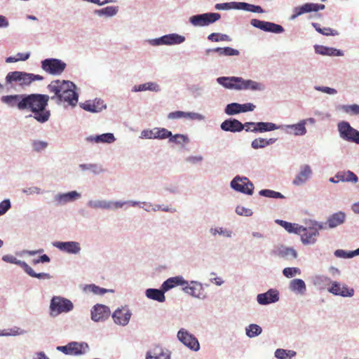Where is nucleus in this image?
I'll return each mask as SVG.
<instances>
[{"label":"nucleus","instance_id":"nucleus-22","mask_svg":"<svg viewBox=\"0 0 359 359\" xmlns=\"http://www.w3.org/2000/svg\"><path fill=\"white\" fill-rule=\"evenodd\" d=\"M187 284V281L183 279L182 276L172 277L166 280L162 285L163 291H168L170 289L177 286L182 285L184 287Z\"/></svg>","mask_w":359,"mask_h":359},{"label":"nucleus","instance_id":"nucleus-51","mask_svg":"<svg viewBox=\"0 0 359 359\" xmlns=\"http://www.w3.org/2000/svg\"><path fill=\"white\" fill-rule=\"evenodd\" d=\"M2 259H3L4 261H5L6 262L18 264L20 267H22L23 269H24V266H23L22 264H27L25 262L20 261V260H18L16 259V257H15L13 256H11V255H5V256L3 257Z\"/></svg>","mask_w":359,"mask_h":359},{"label":"nucleus","instance_id":"nucleus-33","mask_svg":"<svg viewBox=\"0 0 359 359\" xmlns=\"http://www.w3.org/2000/svg\"><path fill=\"white\" fill-rule=\"evenodd\" d=\"M25 271L31 277L37 278L39 279H50L51 276L47 273H35L31 266L27 264H22Z\"/></svg>","mask_w":359,"mask_h":359},{"label":"nucleus","instance_id":"nucleus-38","mask_svg":"<svg viewBox=\"0 0 359 359\" xmlns=\"http://www.w3.org/2000/svg\"><path fill=\"white\" fill-rule=\"evenodd\" d=\"M296 355V352L294 351H287L285 349L279 348L277 349L275 352L276 358L278 359H290Z\"/></svg>","mask_w":359,"mask_h":359},{"label":"nucleus","instance_id":"nucleus-40","mask_svg":"<svg viewBox=\"0 0 359 359\" xmlns=\"http://www.w3.org/2000/svg\"><path fill=\"white\" fill-rule=\"evenodd\" d=\"M209 41L213 42L218 41H231V39L227 34H223L219 33H212L208 36Z\"/></svg>","mask_w":359,"mask_h":359},{"label":"nucleus","instance_id":"nucleus-32","mask_svg":"<svg viewBox=\"0 0 359 359\" xmlns=\"http://www.w3.org/2000/svg\"><path fill=\"white\" fill-rule=\"evenodd\" d=\"M305 125L306 120H302L297 124L290 126L288 128L290 129V133L295 135H303L306 133Z\"/></svg>","mask_w":359,"mask_h":359},{"label":"nucleus","instance_id":"nucleus-28","mask_svg":"<svg viewBox=\"0 0 359 359\" xmlns=\"http://www.w3.org/2000/svg\"><path fill=\"white\" fill-rule=\"evenodd\" d=\"M275 222L290 233H293L297 234L299 232V229H301V225L298 224L290 223L281 219H276Z\"/></svg>","mask_w":359,"mask_h":359},{"label":"nucleus","instance_id":"nucleus-41","mask_svg":"<svg viewBox=\"0 0 359 359\" xmlns=\"http://www.w3.org/2000/svg\"><path fill=\"white\" fill-rule=\"evenodd\" d=\"M246 334L252 338L255 337L262 332V327L256 324H251L245 329Z\"/></svg>","mask_w":359,"mask_h":359},{"label":"nucleus","instance_id":"nucleus-15","mask_svg":"<svg viewBox=\"0 0 359 359\" xmlns=\"http://www.w3.org/2000/svg\"><path fill=\"white\" fill-rule=\"evenodd\" d=\"M185 40L184 36L177 34H172L163 36L159 39H155L154 44V45H160V44H166V45H172V44H180L184 42Z\"/></svg>","mask_w":359,"mask_h":359},{"label":"nucleus","instance_id":"nucleus-10","mask_svg":"<svg viewBox=\"0 0 359 359\" xmlns=\"http://www.w3.org/2000/svg\"><path fill=\"white\" fill-rule=\"evenodd\" d=\"M88 346L86 343H79L72 341L67 344L66 346H57V349L66 355H82L86 353Z\"/></svg>","mask_w":359,"mask_h":359},{"label":"nucleus","instance_id":"nucleus-48","mask_svg":"<svg viewBox=\"0 0 359 359\" xmlns=\"http://www.w3.org/2000/svg\"><path fill=\"white\" fill-rule=\"evenodd\" d=\"M169 138V142L177 144H182L188 141V138L185 135L181 134H177L175 135H172Z\"/></svg>","mask_w":359,"mask_h":359},{"label":"nucleus","instance_id":"nucleus-55","mask_svg":"<svg viewBox=\"0 0 359 359\" xmlns=\"http://www.w3.org/2000/svg\"><path fill=\"white\" fill-rule=\"evenodd\" d=\"M32 146L34 151L39 152L46 149L48 146V143L43 141H34Z\"/></svg>","mask_w":359,"mask_h":359},{"label":"nucleus","instance_id":"nucleus-60","mask_svg":"<svg viewBox=\"0 0 359 359\" xmlns=\"http://www.w3.org/2000/svg\"><path fill=\"white\" fill-rule=\"evenodd\" d=\"M255 106L252 103L241 104V112H246L253 111Z\"/></svg>","mask_w":359,"mask_h":359},{"label":"nucleus","instance_id":"nucleus-2","mask_svg":"<svg viewBox=\"0 0 359 359\" xmlns=\"http://www.w3.org/2000/svg\"><path fill=\"white\" fill-rule=\"evenodd\" d=\"M48 88L54 95L52 100L55 98L60 102H67L69 105L75 106L78 102V94L76 92V86L69 81H53Z\"/></svg>","mask_w":359,"mask_h":359},{"label":"nucleus","instance_id":"nucleus-1","mask_svg":"<svg viewBox=\"0 0 359 359\" xmlns=\"http://www.w3.org/2000/svg\"><path fill=\"white\" fill-rule=\"evenodd\" d=\"M49 99L50 97L47 95H25L20 106L24 108V110L32 111L34 114V118L37 121L44 123L49 119L50 116V111L46 109Z\"/></svg>","mask_w":359,"mask_h":359},{"label":"nucleus","instance_id":"nucleus-4","mask_svg":"<svg viewBox=\"0 0 359 359\" xmlns=\"http://www.w3.org/2000/svg\"><path fill=\"white\" fill-rule=\"evenodd\" d=\"M325 229L326 226L323 225V223L314 222L312 226L309 227L301 226L299 232L297 234L300 236L301 241L304 245H311L316 242L319 231Z\"/></svg>","mask_w":359,"mask_h":359},{"label":"nucleus","instance_id":"nucleus-36","mask_svg":"<svg viewBox=\"0 0 359 359\" xmlns=\"http://www.w3.org/2000/svg\"><path fill=\"white\" fill-rule=\"evenodd\" d=\"M102 102L98 100L93 102H86L83 104V109L90 112H97L103 108Z\"/></svg>","mask_w":359,"mask_h":359},{"label":"nucleus","instance_id":"nucleus-37","mask_svg":"<svg viewBox=\"0 0 359 359\" xmlns=\"http://www.w3.org/2000/svg\"><path fill=\"white\" fill-rule=\"evenodd\" d=\"M79 196V194L75 191H70L67 194H60L56 196V199L60 203H67L74 200L76 197Z\"/></svg>","mask_w":359,"mask_h":359},{"label":"nucleus","instance_id":"nucleus-56","mask_svg":"<svg viewBox=\"0 0 359 359\" xmlns=\"http://www.w3.org/2000/svg\"><path fill=\"white\" fill-rule=\"evenodd\" d=\"M236 212L238 215L242 216H250L252 214V211L250 209L241 205L237 206Z\"/></svg>","mask_w":359,"mask_h":359},{"label":"nucleus","instance_id":"nucleus-54","mask_svg":"<svg viewBox=\"0 0 359 359\" xmlns=\"http://www.w3.org/2000/svg\"><path fill=\"white\" fill-rule=\"evenodd\" d=\"M257 299L259 304L266 305L269 304V290L265 293L258 294Z\"/></svg>","mask_w":359,"mask_h":359},{"label":"nucleus","instance_id":"nucleus-5","mask_svg":"<svg viewBox=\"0 0 359 359\" xmlns=\"http://www.w3.org/2000/svg\"><path fill=\"white\" fill-rule=\"evenodd\" d=\"M66 66V63L55 58L46 59L41 62L42 69L53 75L61 74L65 69Z\"/></svg>","mask_w":359,"mask_h":359},{"label":"nucleus","instance_id":"nucleus-23","mask_svg":"<svg viewBox=\"0 0 359 359\" xmlns=\"http://www.w3.org/2000/svg\"><path fill=\"white\" fill-rule=\"evenodd\" d=\"M202 285L200 283L192 281L191 285H189L187 281V284L184 285L183 290L194 297H201V295Z\"/></svg>","mask_w":359,"mask_h":359},{"label":"nucleus","instance_id":"nucleus-11","mask_svg":"<svg viewBox=\"0 0 359 359\" xmlns=\"http://www.w3.org/2000/svg\"><path fill=\"white\" fill-rule=\"evenodd\" d=\"M177 338L186 346L193 351H198L200 348L198 339L184 329H181L178 332Z\"/></svg>","mask_w":359,"mask_h":359},{"label":"nucleus","instance_id":"nucleus-35","mask_svg":"<svg viewBox=\"0 0 359 359\" xmlns=\"http://www.w3.org/2000/svg\"><path fill=\"white\" fill-rule=\"evenodd\" d=\"M88 140L95 142L111 143L115 140V138L112 133H104L95 137H90Z\"/></svg>","mask_w":359,"mask_h":359},{"label":"nucleus","instance_id":"nucleus-16","mask_svg":"<svg viewBox=\"0 0 359 359\" xmlns=\"http://www.w3.org/2000/svg\"><path fill=\"white\" fill-rule=\"evenodd\" d=\"M245 126L236 119H226L221 124V128L224 131L232 133L240 132L243 130Z\"/></svg>","mask_w":359,"mask_h":359},{"label":"nucleus","instance_id":"nucleus-14","mask_svg":"<svg viewBox=\"0 0 359 359\" xmlns=\"http://www.w3.org/2000/svg\"><path fill=\"white\" fill-rule=\"evenodd\" d=\"M131 313L129 309L126 307L116 309L112 315L114 323L121 325H127Z\"/></svg>","mask_w":359,"mask_h":359},{"label":"nucleus","instance_id":"nucleus-34","mask_svg":"<svg viewBox=\"0 0 359 359\" xmlns=\"http://www.w3.org/2000/svg\"><path fill=\"white\" fill-rule=\"evenodd\" d=\"M336 178L339 179V180L343 181V182H358V177L351 171H347V172H339L335 176Z\"/></svg>","mask_w":359,"mask_h":359},{"label":"nucleus","instance_id":"nucleus-39","mask_svg":"<svg viewBox=\"0 0 359 359\" xmlns=\"http://www.w3.org/2000/svg\"><path fill=\"white\" fill-rule=\"evenodd\" d=\"M312 26L316 29V30L318 32L325 36H334L338 34V32L336 30H334L330 27L321 28L320 25L316 22L312 23Z\"/></svg>","mask_w":359,"mask_h":359},{"label":"nucleus","instance_id":"nucleus-18","mask_svg":"<svg viewBox=\"0 0 359 359\" xmlns=\"http://www.w3.org/2000/svg\"><path fill=\"white\" fill-rule=\"evenodd\" d=\"M345 213L339 211L330 215L328 217L326 223L323 224V225L326 226V229L327 227L330 229H332L343 224L345 221Z\"/></svg>","mask_w":359,"mask_h":359},{"label":"nucleus","instance_id":"nucleus-31","mask_svg":"<svg viewBox=\"0 0 359 359\" xmlns=\"http://www.w3.org/2000/svg\"><path fill=\"white\" fill-rule=\"evenodd\" d=\"M199 114L196 113H187L181 111L171 112L168 114V117L170 119H177L180 118H189L191 119L198 118Z\"/></svg>","mask_w":359,"mask_h":359},{"label":"nucleus","instance_id":"nucleus-49","mask_svg":"<svg viewBox=\"0 0 359 359\" xmlns=\"http://www.w3.org/2000/svg\"><path fill=\"white\" fill-rule=\"evenodd\" d=\"M111 202L106 201H97L93 203L90 202V205L94 208H100L103 209H110L111 208Z\"/></svg>","mask_w":359,"mask_h":359},{"label":"nucleus","instance_id":"nucleus-25","mask_svg":"<svg viewBox=\"0 0 359 359\" xmlns=\"http://www.w3.org/2000/svg\"><path fill=\"white\" fill-rule=\"evenodd\" d=\"M217 53L219 55H226V56H233V55H238L239 51L236 49L232 48L231 47H225V48H215L212 49H207L206 54L209 55L210 53Z\"/></svg>","mask_w":359,"mask_h":359},{"label":"nucleus","instance_id":"nucleus-13","mask_svg":"<svg viewBox=\"0 0 359 359\" xmlns=\"http://www.w3.org/2000/svg\"><path fill=\"white\" fill-rule=\"evenodd\" d=\"M111 314L110 309L103 304H97L91 310V319L95 322L104 321Z\"/></svg>","mask_w":359,"mask_h":359},{"label":"nucleus","instance_id":"nucleus-29","mask_svg":"<svg viewBox=\"0 0 359 359\" xmlns=\"http://www.w3.org/2000/svg\"><path fill=\"white\" fill-rule=\"evenodd\" d=\"M146 295L148 298L159 302H163L165 300L164 292L158 289H147Z\"/></svg>","mask_w":359,"mask_h":359},{"label":"nucleus","instance_id":"nucleus-20","mask_svg":"<svg viewBox=\"0 0 359 359\" xmlns=\"http://www.w3.org/2000/svg\"><path fill=\"white\" fill-rule=\"evenodd\" d=\"M24 97L25 95H5L1 97V101L11 107H17L20 110H24L20 106Z\"/></svg>","mask_w":359,"mask_h":359},{"label":"nucleus","instance_id":"nucleus-12","mask_svg":"<svg viewBox=\"0 0 359 359\" xmlns=\"http://www.w3.org/2000/svg\"><path fill=\"white\" fill-rule=\"evenodd\" d=\"M324 4H318L313 3H306L301 6H298L294 8L293 14L291 15L290 19L294 20L298 16L305 13H309L311 11H318L319 10H323L325 8Z\"/></svg>","mask_w":359,"mask_h":359},{"label":"nucleus","instance_id":"nucleus-64","mask_svg":"<svg viewBox=\"0 0 359 359\" xmlns=\"http://www.w3.org/2000/svg\"><path fill=\"white\" fill-rule=\"evenodd\" d=\"M284 255L289 258H296L297 256V252L292 248H287L284 251Z\"/></svg>","mask_w":359,"mask_h":359},{"label":"nucleus","instance_id":"nucleus-7","mask_svg":"<svg viewBox=\"0 0 359 359\" xmlns=\"http://www.w3.org/2000/svg\"><path fill=\"white\" fill-rule=\"evenodd\" d=\"M50 308L52 315L56 316L63 312L70 311L73 309V304L69 299L54 297L51 299Z\"/></svg>","mask_w":359,"mask_h":359},{"label":"nucleus","instance_id":"nucleus-44","mask_svg":"<svg viewBox=\"0 0 359 359\" xmlns=\"http://www.w3.org/2000/svg\"><path fill=\"white\" fill-rule=\"evenodd\" d=\"M225 113L228 115H233L241 113V104L234 102L227 104L225 108Z\"/></svg>","mask_w":359,"mask_h":359},{"label":"nucleus","instance_id":"nucleus-52","mask_svg":"<svg viewBox=\"0 0 359 359\" xmlns=\"http://www.w3.org/2000/svg\"><path fill=\"white\" fill-rule=\"evenodd\" d=\"M118 9L115 6H107L99 11V13L106 15L107 16H112L116 14Z\"/></svg>","mask_w":359,"mask_h":359},{"label":"nucleus","instance_id":"nucleus-17","mask_svg":"<svg viewBox=\"0 0 359 359\" xmlns=\"http://www.w3.org/2000/svg\"><path fill=\"white\" fill-rule=\"evenodd\" d=\"M329 292L335 295H340L342 297H352L354 293L353 289L348 288L345 285H341L337 282H333Z\"/></svg>","mask_w":359,"mask_h":359},{"label":"nucleus","instance_id":"nucleus-8","mask_svg":"<svg viewBox=\"0 0 359 359\" xmlns=\"http://www.w3.org/2000/svg\"><path fill=\"white\" fill-rule=\"evenodd\" d=\"M220 14L217 13H207L193 15L189 18V22L196 27H203L212 24L220 19Z\"/></svg>","mask_w":359,"mask_h":359},{"label":"nucleus","instance_id":"nucleus-46","mask_svg":"<svg viewBox=\"0 0 359 359\" xmlns=\"http://www.w3.org/2000/svg\"><path fill=\"white\" fill-rule=\"evenodd\" d=\"M269 144V140L264 138H257L252 142L251 146L255 149H262Z\"/></svg>","mask_w":359,"mask_h":359},{"label":"nucleus","instance_id":"nucleus-47","mask_svg":"<svg viewBox=\"0 0 359 359\" xmlns=\"http://www.w3.org/2000/svg\"><path fill=\"white\" fill-rule=\"evenodd\" d=\"M158 86L157 84L153 83H147L139 85L137 87V88L135 89V90H137V91H143V90H158Z\"/></svg>","mask_w":359,"mask_h":359},{"label":"nucleus","instance_id":"nucleus-63","mask_svg":"<svg viewBox=\"0 0 359 359\" xmlns=\"http://www.w3.org/2000/svg\"><path fill=\"white\" fill-rule=\"evenodd\" d=\"M284 31L283 27L281 25L271 22V32L273 33H281Z\"/></svg>","mask_w":359,"mask_h":359},{"label":"nucleus","instance_id":"nucleus-45","mask_svg":"<svg viewBox=\"0 0 359 359\" xmlns=\"http://www.w3.org/2000/svg\"><path fill=\"white\" fill-rule=\"evenodd\" d=\"M250 24L257 28H259L265 32H269V22L261 21L257 19H252Z\"/></svg>","mask_w":359,"mask_h":359},{"label":"nucleus","instance_id":"nucleus-50","mask_svg":"<svg viewBox=\"0 0 359 359\" xmlns=\"http://www.w3.org/2000/svg\"><path fill=\"white\" fill-rule=\"evenodd\" d=\"M342 108L346 113H350L354 115L359 114V105L358 104L344 105Z\"/></svg>","mask_w":359,"mask_h":359},{"label":"nucleus","instance_id":"nucleus-24","mask_svg":"<svg viewBox=\"0 0 359 359\" xmlns=\"http://www.w3.org/2000/svg\"><path fill=\"white\" fill-rule=\"evenodd\" d=\"M311 174V169L309 165H305L302 168L300 172L297 175L293 181V183L296 185H299L305 182Z\"/></svg>","mask_w":359,"mask_h":359},{"label":"nucleus","instance_id":"nucleus-9","mask_svg":"<svg viewBox=\"0 0 359 359\" xmlns=\"http://www.w3.org/2000/svg\"><path fill=\"white\" fill-rule=\"evenodd\" d=\"M231 187L239 192L252 195L254 190L253 184L245 177L236 176L231 182Z\"/></svg>","mask_w":359,"mask_h":359},{"label":"nucleus","instance_id":"nucleus-62","mask_svg":"<svg viewBox=\"0 0 359 359\" xmlns=\"http://www.w3.org/2000/svg\"><path fill=\"white\" fill-rule=\"evenodd\" d=\"M316 89L319 91H321L323 93H325L327 94L333 95L337 93V90L334 88H330V87H325V86H320L317 87Z\"/></svg>","mask_w":359,"mask_h":359},{"label":"nucleus","instance_id":"nucleus-59","mask_svg":"<svg viewBox=\"0 0 359 359\" xmlns=\"http://www.w3.org/2000/svg\"><path fill=\"white\" fill-rule=\"evenodd\" d=\"M142 136L147 139H156L154 128L152 130H144L142 132Z\"/></svg>","mask_w":359,"mask_h":359},{"label":"nucleus","instance_id":"nucleus-27","mask_svg":"<svg viewBox=\"0 0 359 359\" xmlns=\"http://www.w3.org/2000/svg\"><path fill=\"white\" fill-rule=\"evenodd\" d=\"M21 78L20 86H29L34 81H41L43 79V77L41 75L27 72H22Z\"/></svg>","mask_w":359,"mask_h":359},{"label":"nucleus","instance_id":"nucleus-53","mask_svg":"<svg viewBox=\"0 0 359 359\" xmlns=\"http://www.w3.org/2000/svg\"><path fill=\"white\" fill-rule=\"evenodd\" d=\"M283 273L285 276L291 278L294 276L297 273H299L300 270L298 268L288 267L284 269Z\"/></svg>","mask_w":359,"mask_h":359},{"label":"nucleus","instance_id":"nucleus-26","mask_svg":"<svg viewBox=\"0 0 359 359\" xmlns=\"http://www.w3.org/2000/svg\"><path fill=\"white\" fill-rule=\"evenodd\" d=\"M146 359H170V357L167 351L156 347L152 352H147Z\"/></svg>","mask_w":359,"mask_h":359},{"label":"nucleus","instance_id":"nucleus-3","mask_svg":"<svg viewBox=\"0 0 359 359\" xmlns=\"http://www.w3.org/2000/svg\"><path fill=\"white\" fill-rule=\"evenodd\" d=\"M217 82L224 87L236 90H259L260 86L252 80H245L241 77H219Z\"/></svg>","mask_w":359,"mask_h":359},{"label":"nucleus","instance_id":"nucleus-30","mask_svg":"<svg viewBox=\"0 0 359 359\" xmlns=\"http://www.w3.org/2000/svg\"><path fill=\"white\" fill-rule=\"evenodd\" d=\"M290 288L292 291L304 294L306 291V284L302 279L296 278L291 280Z\"/></svg>","mask_w":359,"mask_h":359},{"label":"nucleus","instance_id":"nucleus-43","mask_svg":"<svg viewBox=\"0 0 359 359\" xmlns=\"http://www.w3.org/2000/svg\"><path fill=\"white\" fill-rule=\"evenodd\" d=\"M22 72H18V71L9 72L6 75V82L11 83L13 81H15V82H18L20 84L21 79H22L21 77L22 75Z\"/></svg>","mask_w":359,"mask_h":359},{"label":"nucleus","instance_id":"nucleus-61","mask_svg":"<svg viewBox=\"0 0 359 359\" xmlns=\"http://www.w3.org/2000/svg\"><path fill=\"white\" fill-rule=\"evenodd\" d=\"M50 260V259L48 255H43L40 256L38 259H33L32 263L33 264L36 265V264H39V262H42V263L49 262Z\"/></svg>","mask_w":359,"mask_h":359},{"label":"nucleus","instance_id":"nucleus-21","mask_svg":"<svg viewBox=\"0 0 359 359\" xmlns=\"http://www.w3.org/2000/svg\"><path fill=\"white\" fill-rule=\"evenodd\" d=\"M314 49L316 53L322 55H328V56H341L343 55V53L341 50L330 48L321 45H316L314 46Z\"/></svg>","mask_w":359,"mask_h":359},{"label":"nucleus","instance_id":"nucleus-42","mask_svg":"<svg viewBox=\"0 0 359 359\" xmlns=\"http://www.w3.org/2000/svg\"><path fill=\"white\" fill-rule=\"evenodd\" d=\"M156 139L164 140L171 137L172 133L166 128H154Z\"/></svg>","mask_w":359,"mask_h":359},{"label":"nucleus","instance_id":"nucleus-19","mask_svg":"<svg viewBox=\"0 0 359 359\" xmlns=\"http://www.w3.org/2000/svg\"><path fill=\"white\" fill-rule=\"evenodd\" d=\"M54 245L61 250L73 254L78 253L81 250L79 243L74 241L57 242Z\"/></svg>","mask_w":359,"mask_h":359},{"label":"nucleus","instance_id":"nucleus-57","mask_svg":"<svg viewBox=\"0 0 359 359\" xmlns=\"http://www.w3.org/2000/svg\"><path fill=\"white\" fill-rule=\"evenodd\" d=\"M256 132H266L269 131V123L259 122L255 123Z\"/></svg>","mask_w":359,"mask_h":359},{"label":"nucleus","instance_id":"nucleus-6","mask_svg":"<svg viewBox=\"0 0 359 359\" xmlns=\"http://www.w3.org/2000/svg\"><path fill=\"white\" fill-rule=\"evenodd\" d=\"M338 130L342 139L359 144V131L352 128L348 122H340Z\"/></svg>","mask_w":359,"mask_h":359},{"label":"nucleus","instance_id":"nucleus-58","mask_svg":"<svg viewBox=\"0 0 359 359\" xmlns=\"http://www.w3.org/2000/svg\"><path fill=\"white\" fill-rule=\"evenodd\" d=\"M11 208L9 200H4L0 203V215H4Z\"/></svg>","mask_w":359,"mask_h":359}]
</instances>
